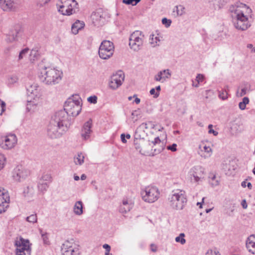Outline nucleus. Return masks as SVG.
<instances>
[{"label": "nucleus", "mask_w": 255, "mask_h": 255, "mask_svg": "<svg viewBox=\"0 0 255 255\" xmlns=\"http://www.w3.org/2000/svg\"><path fill=\"white\" fill-rule=\"evenodd\" d=\"M141 0H123V2L128 4H131L132 5H135Z\"/></svg>", "instance_id": "44"}, {"label": "nucleus", "mask_w": 255, "mask_h": 255, "mask_svg": "<svg viewBox=\"0 0 255 255\" xmlns=\"http://www.w3.org/2000/svg\"><path fill=\"white\" fill-rule=\"evenodd\" d=\"M140 195L144 202L152 203L159 199L160 191L156 186L148 185L141 189Z\"/></svg>", "instance_id": "8"}, {"label": "nucleus", "mask_w": 255, "mask_h": 255, "mask_svg": "<svg viewBox=\"0 0 255 255\" xmlns=\"http://www.w3.org/2000/svg\"><path fill=\"white\" fill-rule=\"evenodd\" d=\"M160 142L161 140L158 137H155L154 140L151 141V143L154 145H155L156 144H160Z\"/></svg>", "instance_id": "55"}, {"label": "nucleus", "mask_w": 255, "mask_h": 255, "mask_svg": "<svg viewBox=\"0 0 255 255\" xmlns=\"http://www.w3.org/2000/svg\"><path fill=\"white\" fill-rule=\"evenodd\" d=\"M84 156L82 153H79L74 158V162L77 165H81L84 162Z\"/></svg>", "instance_id": "35"}, {"label": "nucleus", "mask_w": 255, "mask_h": 255, "mask_svg": "<svg viewBox=\"0 0 255 255\" xmlns=\"http://www.w3.org/2000/svg\"><path fill=\"white\" fill-rule=\"evenodd\" d=\"M213 125H209L208 126V129H209V130H208V133L209 134H213L215 136H217L218 134V131L214 130L213 128Z\"/></svg>", "instance_id": "48"}, {"label": "nucleus", "mask_w": 255, "mask_h": 255, "mask_svg": "<svg viewBox=\"0 0 255 255\" xmlns=\"http://www.w3.org/2000/svg\"><path fill=\"white\" fill-rule=\"evenodd\" d=\"M15 245L16 255H30L31 248L28 240L20 238L15 241Z\"/></svg>", "instance_id": "13"}, {"label": "nucleus", "mask_w": 255, "mask_h": 255, "mask_svg": "<svg viewBox=\"0 0 255 255\" xmlns=\"http://www.w3.org/2000/svg\"><path fill=\"white\" fill-rule=\"evenodd\" d=\"M105 13L102 9H98L93 12L91 15L93 23L98 26L104 24L105 21Z\"/></svg>", "instance_id": "17"}, {"label": "nucleus", "mask_w": 255, "mask_h": 255, "mask_svg": "<svg viewBox=\"0 0 255 255\" xmlns=\"http://www.w3.org/2000/svg\"><path fill=\"white\" fill-rule=\"evenodd\" d=\"M155 89L156 90V92H158L159 93V92H160V91L161 90L160 86H158L156 87Z\"/></svg>", "instance_id": "63"}, {"label": "nucleus", "mask_w": 255, "mask_h": 255, "mask_svg": "<svg viewBox=\"0 0 255 255\" xmlns=\"http://www.w3.org/2000/svg\"><path fill=\"white\" fill-rule=\"evenodd\" d=\"M149 93L151 95H153L154 98H157L159 95L158 92H155V89L154 88L151 89L150 90Z\"/></svg>", "instance_id": "54"}, {"label": "nucleus", "mask_w": 255, "mask_h": 255, "mask_svg": "<svg viewBox=\"0 0 255 255\" xmlns=\"http://www.w3.org/2000/svg\"><path fill=\"white\" fill-rule=\"evenodd\" d=\"M133 207V204L131 201H128L127 198L123 200L122 203L119 208V211L122 213H126L129 212Z\"/></svg>", "instance_id": "23"}, {"label": "nucleus", "mask_w": 255, "mask_h": 255, "mask_svg": "<svg viewBox=\"0 0 255 255\" xmlns=\"http://www.w3.org/2000/svg\"><path fill=\"white\" fill-rule=\"evenodd\" d=\"M133 98H135V99H134V102L136 104H139L140 102V99H139L137 97L136 95H134L133 96Z\"/></svg>", "instance_id": "60"}, {"label": "nucleus", "mask_w": 255, "mask_h": 255, "mask_svg": "<svg viewBox=\"0 0 255 255\" xmlns=\"http://www.w3.org/2000/svg\"><path fill=\"white\" fill-rule=\"evenodd\" d=\"M250 86L248 84H245L241 85L238 87L237 92L236 96L238 97H242L246 95L248 92L249 91Z\"/></svg>", "instance_id": "26"}, {"label": "nucleus", "mask_w": 255, "mask_h": 255, "mask_svg": "<svg viewBox=\"0 0 255 255\" xmlns=\"http://www.w3.org/2000/svg\"><path fill=\"white\" fill-rule=\"evenodd\" d=\"M86 178H87V176L84 174H82L81 176V179L82 180H85L86 179Z\"/></svg>", "instance_id": "62"}, {"label": "nucleus", "mask_w": 255, "mask_h": 255, "mask_svg": "<svg viewBox=\"0 0 255 255\" xmlns=\"http://www.w3.org/2000/svg\"><path fill=\"white\" fill-rule=\"evenodd\" d=\"M241 205L244 209H247L248 207V204L245 199L243 200L241 202Z\"/></svg>", "instance_id": "56"}, {"label": "nucleus", "mask_w": 255, "mask_h": 255, "mask_svg": "<svg viewBox=\"0 0 255 255\" xmlns=\"http://www.w3.org/2000/svg\"><path fill=\"white\" fill-rule=\"evenodd\" d=\"M162 23L163 24L165 25L166 27H168L170 25L171 20L170 19H167L166 18H163L162 19Z\"/></svg>", "instance_id": "50"}, {"label": "nucleus", "mask_w": 255, "mask_h": 255, "mask_svg": "<svg viewBox=\"0 0 255 255\" xmlns=\"http://www.w3.org/2000/svg\"><path fill=\"white\" fill-rule=\"evenodd\" d=\"M103 247L106 250V252L110 251L111 247L109 245L104 244Z\"/></svg>", "instance_id": "58"}, {"label": "nucleus", "mask_w": 255, "mask_h": 255, "mask_svg": "<svg viewBox=\"0 0 255 255\" xmlns=\"http://www.w3.org/2000/svg\"><path fill=\"white\" fill-rule=\"evenodd\" d=\"M80 246L73 240L66 241L62 245L61 252L63 255H79Z\"/></svg>", "instance_id": "11"}, {"label": "nucleus", "mask_w": 255, "mask_h": 255, "mask_svg": "<svg viewBox=\"0 0 255 255\" xmlns=\"http://www.w3.org/2000/svg\"><path fill=\"white\" fill-rule=\"evenodd\" d=\"M39 99H37L36 101L33 99H29L27 101L26 105V109L28 112H34L37 111L38 109V105L39 103Z\"/></svg>", "instance_id": "25"}, {"label": "nucleus", "mask_w": 255, "mask_h": 255, "mask_svg": "<svg viewBox=\"0 0 255 255\" xmlns=\"http://www.w3.org/2000/svg\"><path fill=\"white\" fill-rule=\"evenodd\" d=\"M18 34V30L17 29H13L10 30L7 35L6 41L7 42L11 43L17 40Z\"/></svg>", "instance_id": "29"}, {"label": "nucleus", "mask_w": 255, "mask_h": 255, "mask_svg": "<svg viewBox=\"0 0 255 255\" xmlns=\"http://www.w3.org/2000/svg\"><path fill=\"white\" fill-rule=\"evenodd\" d=\"M92 121L91 119L89 120L83 126L81 130V136L84 140H87L90 138L92 130Z\"/></svg>", "instance_id": "20"}, {"label": "nucleus", "mask_w": 255, "mask_h": 255, "mask_svg": "<svg viewBox=\"0 0 255 255\" xmlns=\"http://www.w3.org/2000/svg\"><path fill=\"white\" fill-rule=\"evenodd\" d=\"M40 88L36 83H33L27 87V95L29 99L36 101L41 97Z\"/></svg>", "instance_id": "19"}, {"label": "nucleus", "mask_w": 255, "mask_h": 255, "mask_svg": "<svg viewBox=\"0 0 255 255\" xmlns=\"http://www.w3.org/2000/svg\"><path fill=\"white\" fill-rule=\"evenodd\" d=\"M134 145L136 150L138 151L142 155L145 156H154L159 153L163 149L161 147L158 149L154 148L153 151V149H151V145L141 138H135Z\"/></svg>", "instance_id": "6"}, {"label": "nucleus", "mask_w": 255, "mask_h": 255, "mask_svg": "<svg viewBox=\"0 0 255 255\" xmlns=\"http://www.w3.org/2000/svg\"><path fill=\"white\" fill-rule=\"evenodd\" d=\"M29 170L21 165H18L12 171L11 177L14 182H21L24 180L29 175Z\"/></svg>", "instance_id": "12"}, {"label": "nucleus", "mask_w": 255, "mask_h": 255, "mask_svg": "<svg viewBox=\"0 0 255 255\" xmlns=\"http://www.w3.org/2000/svg\"><path fill=\"white\" fill-rule=\"evenodd\" d=\"M52 177L50 174L45 173L42 175L40 181L47 182L49 184L51 182Z\"/></svg>", "instance_id": "38"}, {"label": "nucleus", "mask_w": 255, "mask_h": 255, "mask_svg": "<svg viewBox=\"0 0 255 255\" xmlns=\"http://www.w3.org/2000/svg\"><path fill=\"white\" fill-rule=\"evenodd\" d=\"M82 101L79 95H73L69 97L65 102L64 109L60 111H65L67 114L68 119L71 120L69 115L73 117L78 116L81 111Z\"/></svg>", "instance_id": "4"}, {"label": "nucleus", "mask_w": 255, "mask_h": 255, "mask_svg": "<svg viewBox=\"0 0 255 255\" xmlns=\"http://www.w3.org/2000/svg\"><path fill=\"white\" fill-rule=\"evenodd\" d=\"M49 187V184L47 182H42L39 180L38 184V188L39 191L44 192L46 191Z\"/></svg>", "instance_id": "32"}, {"label": "nucleus", "mask_w": 255, "mask_h": 255, "mask_svg": "<svg viewBox=\"0 0 255 255\" xmlns=\"http://www.w3.org/2000/svg\"><path fill=\"white\" fill-rule=\"evenodd\" d=\"M229 10L234 14L232 16L236 18L234 25L236 29L245 31L251 26L249 18L252 17V10L249 6L242 3H237L231 6Z\"/></svg>", "instance_id": "2"}, {"label": "nucleus", "mask_w": 255, "mask_h": 255, "mask_svg": "<svg viewBox=\"0 0 255 255\" xmlns=\"http://www.w3.org/2000/svg\"><path fill=\"white\" fill-rule=\"evenodd\" d=\"M160 39L158 36L154 34L150 35L149 37V43L152 47H155L159 45Z\"/></svg>", "instance_id": "30"}, {"label": "nucleus", "mask_w": 255, "mask_h": 255, "mask_svg": "<svg viewBox=\"0 0 255 255\" xmlns=\"http://www.w3.org/2000/svg\"><path fill=\"white\" fill-rule=\"evenodd\" d=\"M205 255H221V254L218 251L209 250L205 254Z\"/></svg>", "instance_id": "47"}, {"label": "nucleus", "mask_w": 255, "mask_h": 255, "mask_svg": "<svg viewBox=\"0 0 255 255\" xmlns=\"http://www.w3.org/2000/svg\"><path fill=\"white\" fill-rule=\"evenodd\" d=\"M247 186L250 189H251L252 188V185L251 184V183L250 182H248V184H247Z\"/></svg>", "instance_id": "64"}, {"label": "nucleus", "mask_w": 255, "mask_h": 255, "mask_svg": "<svg viewBox=\"0 0 255 255\" xmlns=\"http://www.w3.org/2000/svg\"><path fill=\"white\" fill-rule=\"evenodd\" d=\"M204 77L202 74H198L196 77V81L199 84L204 80Z\"/></svg>", "instance_id": "53"}, {"label": "nucleus", "mask_w": 255, "mask_h": 255, "mask_svg": "<svg viewBox=\"0 0 255 255\" xmlns=\"http://www.w3.org/2000/svg\"><path fill=\"white\" fill-rule=\"evenodd\" d=\"M17 142V138L16 135L9 133L1 137L0 146L4 149H11L15 146Z\"/></svg>", "instance_id": "14"}, {"label": "nucleus", "mask_w": 255, "mask_h": 255, "mask_svg": "<svg viewBox=\"0 0 255 255\" xmlns=\"http://www.w3.org/2000/svg\"><path fill=\"white\" fill-rule=\"evenodd\" d=\"M37 216L36 214H32L26 218V221L29 223H34L37 222Z\"/></svg>", "instance_id": "40"}, {"label": "nucleus", "mask_w": 255, "mask_h": 255, "mask_svg": "<svg viewBox=\"0 0 255 255\" xmlns=\"http://www.w3.org/2000/svg\"><path fill=\"white\" fill-rule=\"evenodd\" d=\"M5 157L4 155L0 153V170L3 168L5 163Z\"/></svg>", "instance_id": "42"}, {"label": "nucleus", "mask_w": 255, "mask_h": 255, "mask_svg": "<svg viewBox=\"0 0 255 255\" xmlns=\"http://www.w3.org/2000/svg\"><path fill=\"white\" fill-rule=\"evenodd\" d=\"M177 144L176 143H173L171 145H168L167 146V149L168 150H170L172 151H176L177 150Z\"/></svg>", "instance_id": "52"}, {"label": "nucleus", "mask_w": 255, "mask_h": 255, "mask_svg": "<svg viewBox=\"0 0 255 255\" xmlns=\"http://www.w3.org/2000/svg\"><path fill=\"white\" fill-rule=\"evenodd\" d=\"M71 122L65 111H58L52 117L47 128V135L51 138L61 137L70 128Z\"/></svg>", "instance_id": "1"}, {"label": "nucleus", "mask_w": 255, "mask_h": 255, "mask_svg": "<svg viewBox=\"0 0 255 255\" xmlns=\"http://www.w3.org/2000/svg\"><path fill=\"white\" fill-rule=\"evenodd\" d=\"M246 247L250 253L255 254V235H252L248 238Z\"/></svg>", "instance_id": "24"}, {"label": "nucleus", "mask_w": 255, "mask_h": 255, "mask_svg": "<svg viewBox=\"0 0 255 255\" xmlns=\"http://www.w3.org/2000/svg\"><path fill=\"white\" fill-rule=\"evenodd\" d=\"M204 174V169L200 165L192 167L189 171V175L192 180L197 182L199 181Z\"/></svg>", "instance_id": "18"}, {"label": "nucleus", "mask_w": 255, "mask_h": 255, "mask_svg": "<svg viewBox=\"0 0 255 255\" xmlns=\"http://www.w3.org/2000/svg\"><path fill=\"white\" fill-rule=\"evenodd\" d=\"M88 101L92 104H96L97 102V97L96 96H90L87 99Z\"/></svg>", "instance_id": "51"}, {"label": "nucleus", "mask_w": 255, "mask_h": 255, "mask_svg": "<svg viewBox=\"0 0 255 255\" xmlns=\"http://www.w3.org/2000/svg\"><path fill=\"white\" fill-rule=\"evenodd\" d=\"M154 124L151 122L142 123L139 126V128L143 129L144 132H147L150 129L153 128Z\"/></svg>", "instance_id": "31"}, {"label": "nucleus", "mask_w": 255, "mask_h": 255, "mask_svg": "<svg viewBox=\"0 0 255 255\" xmlns=\"http://www.w3.org/2000/svg\"><path fill=\"white\" fill-rule=\"evenodd\" d=\"M184 10L185 7L183 5H179L176 6V11L178 15H182L185 12Z\"/></svg>", "instance_id": "43"}, {"label": "nucleus", "mask_w": 255, "mask_h": 255, "mask_svg": "<svg viewBox=\"0 0 255 255\" xmlns=\"http://www.w3.org/2000/svg\"><path fill=\"white\" fill-rule=\"evenodd\" d=\"M124 79L125 74L123 71H117L111 77L109 83L110 88L114 90L117 89L122 85Z\"/></svg>", "instance_id": "15"}, {"label": "nucleus", "mask_w": 255, "mask_h": 255, "mask_svg": "<svg viewBox=\"0 0 255 255\" xmlns=\"http://www.w3.org/2000/svg\"><path fill=\"white\" fill-rule=\"evenodd\" d=\"M150 249L152 252H156V246L153 244H151L150 245Z\"/></svg>", "instance_id": "61"}, {"label": "nucleus", "mask_w": 255, "mask_h": 255, "mask_svg": "<svg viewBox=\"0 0 255 255\" xmlns=\"http://www.w3.org/2000/svg\"><path fill=\"white\" fill-rule=\"evenodd\" d=\"M9 196L8 192L0 187V214L4 212L9 206Z\"/></svg>", "instance_id": "16"}, {"label": "nucleus", "mask_w": 255, "mask_h": 255, "mask_svg": "<svg viewBox=\"0 0 255 255\" xmlns=\"http://www.w3.org/2000/svg\"><path fill=\"white\" fill-rule=\"evenodd\" d=\"M85 23L83 21L77 20L74 22L71 27V31L74 34L78 33L79 31L84 28Z\"/></svg>", "instance_id": "28"}, {"label": "nucleus", "mask_w": 255, "mask_h": 255, "mask_svg": "<svg viewBox=\"0 0 255 255\" xmlns=\"http://www.w3.org/2000/svg\"><path fill=\"white\" fill-rule=\"evenodd\" d=\"M5 104L0 99V115H1L5 111Z\"/></svg>", "instance_id": "49"}, {"label": "nucleus", "mask_w": 255, "mask_h": 255, "mask_svg": "<svg viewBox=\"0 0 255 255\" xmlns=\"http://www.w3.org/2000/svg\"><path fill=\"white\" fill-rule=\"evenodd\" d=\"M154 80L157 82H161L163 83L162 78V73L159 71L158 73L154 76Z\"/></svg>", "instance_id": "46"}, {"label": "nucleus", "mask_w": 255, "mask_h": 255, "mask_svg": "<svg viewBox=\"0 0 255 255\" xmlns=\"http://www.w3.org/2000/svg\"><path fill=\"white\" fill-rule=\"evenodd\" d=\"M162 73V78L163 82H165L166 79H169L171 76V73L169 69H165L160 71Z\"/></svg>", "instance_id": "34"}, {"label": "nucleus", "mask_w": 255, "mask_h": 255, "mask_svg": "<svg viewBox=\"0 0 255 255\" xmlns=\"http://www.w3.org/2000/svg\"><path fill=\"white\" fill-rule=\"evenodd\" d=\"M73 211L74 213L77 216H80L83 214V204L81 201L75 202Z\"/></svg>", "instance_id": "27"}, {"label": "nucleus", "mask_w": 255, "mask_h": 255, "mask_svg": "<svg viewBox=\"0 0 255 255\" xmlns=\"http://www.w3.org/2000/svg\"><path fill=\"white\" fill-rule=\"evenodd\" d=\"M121 140L124 143H127V140L126 139V135L124 134V133H122L121 135Z\"/></svg>", "instance_id": "57"}, {"label": "nucleus", "mask_w": 255, "mask_h": 255, "mask_svg": "<svg viewBox=\"0 0 255 255\" xmlns=\"http://www.w3.org/2000/svg\"><path fill=\"white\" fill-rule=\"evenodd\" d=\"M57 7L62 14L70 15L78 11V4L75 0H60L56 4Z\"/></svg>", "instance_id": "7"}, {"label": "nucleus", "mask_w": 255, "mask_h": 255, "mask_svg": "<svg viewBox=\"0 0 255 255\" xmlns=\"http://www.w3.org/2000/svg\"><path fill=\"white\" fill-rule=\"evenodd\" d=\"M28 51L29 49L27 48H24L23 50H22L19 53L18 56V59L21 60L23 59L28 54Z\"/></svg>", "instance_id": "41"}, {"label": "nucleus", "mask_w": 255, "mask_h": 255, "mask_svg": "<svg viewBox=\"0 0 255 255\" xmlns=\"http://www.w3.org/2000/svg\"><path fill=\"white\" fill-rule=\"evenodd\" d=\"M115 47L113 42L109 40H104L99 49V55L103 59H108L114 54Z\"/></svg>", "instance_id": "10"}, {"label": "nucleus", "mask_w": 255, "mask_h": 255, "mask_svg": "<svg viewBox=\"0 0 255 255\" xmlns=\"http://www.w3.org/2000/svg\"><path fill=\"white\" fill-rule=\"evenodd\" d=\"M0 7L5 11H15L17 8L12 0H0Z\"/></svg>", "instance_id": "21"}, {"label": "nucleus", "mask_w": 255, "mask_h": 255, "mask_svg": "<svg viewBox=\"0 0 255 255\" xmlns=\"http://www.w3.org/2000/svg\"><path fill=\"white\" fill-rule=\"evenodd\" d=\"M144 40V35L141 31H134L130 36L129 46L131 49L138 51L142 47Z\"/></svg>", "instance_id": "9"}, {"label": "nucleus", "mask_w": 255, "mask_h": 255, "mask_svg": "<svg viewBox=\"0 0 255 255\" xmlns=\"http://www.w3.org/2000/svg\"><path fill=\"white\" fill-rule=\"evenodd\" d=\"M249 99L248 97H244L243 99L242 102H241L239 104V108L241 110H243L246 109L247 104H249Z\"/></svg>", "instance_id": "36"}, {"label": "nucleus", "mask_w": 255, "mask_h": 255, "mask_svg": "<svg viewBox=\"0 0 255 255\" xmlns=\"http://www.w3.org/2000/svg\"><path fill=\"white\" fill-rule=\"evenodd\" d=\"M42 238H43L44 243L45 244H49V241L48 240L47 237L45 235H43Z\"/></svg>", "instance_id": "59"}, {"label": "nucleus", "mask_w": 255, "mask_h": 255, "mask_svg": "<svg viewBox=\"0 0 255 255\" xmlns=\"http://www.w3.org/2000/svg\"><path fill=\"white\" fill-rule=\"evenodd\" d=\"M34 189L32 186H28L23 191L25 196L32 195L33 193Z\"/></svg>", "instance_id": "39"}, {"label": "nucleus", "mask_w": 255, "mask_h": 255, "mask_svg": "<svg viewBox=\"0 0 255 255\" xmlns=\"http://www.w3.org/2000/svg\"><path fill=\"white\" fill-rule=\"evenodd\" d=\"M187 203L185 192L180 189L172 191L168 198L169 206L173 209L182 210Z\"/></svg>", "instance_id": "5"}, {"label": "nucleus", "mask_w": 255, "mask_h": 255, "mask_svg": "<svg viewBox=\"0 0 255 255\" xmlns=\"http://www.w3.org/2000/svg\"><path fill=\"white\" fill-rule=\"evenodd\" d=\"M18 78L16 75H11L7 78V84L9 85H13L18 81Z\"/></svg>", "instance_id": "37"}, {"label": "nucleus", "mask_w": 255, "mask_h": 255, "mask_svg": "<svg viewBox=\"0 0 255 255\" xmlns=\"http://www.w3.org/2000/svg\"><path fill=\"white\" fill-rule=\"evenodd\" d=\"M217 177L215 175H213V177H211V180H210L211 184L213 186H216L219 185V181L218 179H216Z\"/></svg>", "instance_id": "45"}, {"label": "nucleus", "mask_w": 255, "mask_h": 255, "mask_svg": "<svg viewBox=\"0 0 255 255\" xmlns=\"http://www.w3.org/2000/svg\"><path fill=\"white\" fill-rule=\"evenodd\" d=\"M63 72L55 68L44 67L41 69L39 76L41 82L46 85L53 86L57 84L61 81Z\"/></svg>", "instance_id": "3"}, {"label": "nucleus", "mask_w": 255, "mask_h": 255, "mask_svg": "<svg viewBox=\"0 0 255 255\" xmlns=\"http://www.w3.org/2000/svg\"><path fill=\"white\" fill-rule=\"evenodd\" d=\"M200 150L199 154L200 156L206 159L210 157L212 154V150L210 146H207L204 144H200L199 146Z\"/></svg>", "instance_id": "22"}, {"label": "nucleus", "mask_w": 255, "mask_h": 255, "mask_svg": "<svg viewBox=\"0 0 255 255\" xmlns=\"http://www.w3.org/2000/svg\"><path fill=\"white\" fill-rule=\"evenodd\" d=\"M185 236L184 233H180L178 236L175 238V242L180 243L182 245H184L186 243Z\"/></svg>", "instance_id": "33"}]
</instances>
